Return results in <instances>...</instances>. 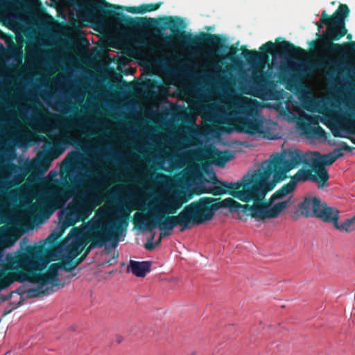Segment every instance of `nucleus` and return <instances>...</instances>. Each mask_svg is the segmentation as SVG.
<instances>
[{"mask_svg":"<svg viewBox=\"0 0 355 355\" xmlns=\"http://www.w3.org/2000/svg\"><path fill=\"white\" fill-rule=\"evenodd\" d=\"M349 8L346 4H340L334 13L329 16L325 10L322 11L316 26L320 31L323 25H327V29L323 35L317 33L318 40L309 42L311 49L316 50L317 48L327 51L332 54H337L338 57L332 58L324 56L317 59L315 65L307 64L304 66V71H311L316 68H331L333 71L338 76H355V41L345 42L343 44L334 43V41L340 40L347 33L345 26V19L349 15Z\"/></svg>","mask_w":355,"mask_h":355,"instance_id":"nucleus-1","label":"nucleus"},{"mask_svg":"<svg viewBox=\"0 0 355 355\" xmlns=\"http://www.w3.org/2000/svg\"><path fill=\"white\" fill-rule=\"evenodd\" d=\"M46 249L44 245H28L15 252L8 254L6 257V265L0 271V291L8 288L14 282H29L40 284V288L50 284L48 288H62L59 279V263H54L46 270L51 259L46 254Z\"/></svg>","mask_w":355,"mask_h":355,"instance_id":"nucleus-2","label":"nucleus"},{"mask_svg":"<svg viewBox=\"0 0 355 355\" xmlns=\"http://www.w3.org/2000/svg\"><path fill=\"white\" fill-rule=\"evenodd\" d=\"M94 176L95 173L91 170L84 168L73 182H65L49 192V202L54 208H60L74 195L75 189L78 191L67 208L64 226H73L78 222L85 221L100 203L97 196L98 185L90 181Z\"/></svg>","mask_w":355,"mask_h":355,"instance_id":"nucleus-3","label":"nucleus"},{"mask_svg":"<svg viewBox=\"0 0 355 355\" xmlns=\"http://www.w3.org/2000/svg\"><path fill=\"white\" fill-rule=\"evenodd\" d=\"M263 169L256 171L249 179H245V211H248L252 217L260 220L275 218L286 208L293 204V196L286 200L284 199L291 194L295 188L289 182L272 194L269 199H266L267 193L276 186L270 187L272 182L269 180L271 175L265 177Z\"/></svg>","mask_w":355,"mask_h":355,"instance_id":"nucleus-4","label":"nucleus"},{"mask_svg":"<svg viewBox=\"0 0 355 355\" xmlns=\"http://www.w3.org/2000/svg\"><path fill=\"white\" fill-rule=\"evenodd\" d=\"M131 209L128 207L119 211V214L114 220L105 218H92L86 225L83 236L80 239L73 240L70 244L69 252L74 257L78 256L82 249L88 243L84 257L87 256L95 248H103L109 241L117 243L119 236L125 230L129 224Z\"/></svg>","mask_w":355,"mask_h":355,"instance_id":"nucleus-5","label":"nucleus"},{"mask_svg":"<svg viewBox=\"0 0 355 355\" xmlns=\"http://www.w3.org/2000/svg\"><path fill=\"white\" fill-rule=\"evenodd\" d=\"M276 44L269 41L261 46L259 51L249 50L245 45V64L252 67L251 83L253 95L264 101L277 100L279 93L274 80L275 73L269 64L270 55L273 54Z\"/></svg>","mask_w":355,"mask_h":355,"instance_id":"nucleus-6","label":"nucleus"},{"mask_svg":"<svg viewBox=\"0 0 355 355\" xmlns=\"http://www.w3.org/2000/svg\"><path fill=\"white\" fill-rule=\"evenodd\" d=\"M191 198V196H186L183 191H178L167 199L161 202L159 210L154 211L152 219L148 220L143 214L137 213L132 219L135 227L139 230L152 231L158 227L164 234L170 233L178 225L181 227V232L189 228L183 211L177 216H171L177 213L184 203Z\"/></svg>","mask_w":355,"mask_h":355,"instance_id":"nucleus-7","label":"nucleus"},{"mask_svg":"<svg viewBox=\"0 0 355 355\" xmlns=\"http://www.w3.org/2000/svg\"><path fill=\"white\" fill-rule=\"evenodd\" d=\"M220 208H228L231 213L244 212V205L232 198L217 202V199L211 197H202L185 206L182 211L190 227L211 220Z\"/></svg>","mask_w":355,"mask_h":355,"instance_id":"nucleus-8","label":"nucleus"},{"mask_svg":"<svg viewBox=\"0 0 355 355\" xmlns=\"http://www.w3.org/2000/svg\"><path fill=\"white\" fill-rule=\"evenodd\" d=\"M102 1V4L93 3L92 5V8L94 10L99 9L105 17H112L116 23L132 28H143L154 26L158 23V19L146 17L133 18L117 11L126 10L131 13L144 14L158 10L162 4V2H157L155 3L141 4L139 6H123L110 3L105 0Z\"/></svg>","mask_w":355,"mask_h":355,"instance_id":"nucleus-9","label":"nucleus"},{"mask_svg":"<svg viewBox=\"0 0 355 355\" xmlns=\"http://www.w3.org/2000/svg\"><path fill=\"white\" fill-rule=\"evenodd\" d=\"M164 24L166 28H168L173 35H167L164 40V46H170L171 42L175 40L182 44L191 48H200L203 44L211 46H220L221 44V37L219 35L210 34L202 32L198 35L193 36L192 34L181 31L185 28L186 25L184 20L179 17H164L162 18Z\"/></svg>","mask_w":355,"mask_h":355,"instance_id":"nucleus-10","label":"nucleus"},{"mask_svg":"<svg viewBox=\"0 0 355 355\" xmlns=\"http://www.w3.org/2000/svg\"><path fill=\"white\" fill-rule=\"evenodd\" d=\"M304 162L303 155L297 150H289L285 154H273L262 165L263 175L272 176L270 184V187H272L286 180L288 178V173L300 166Z\"/></svg>","mask_w":355,"mask_h":355,"instance_id":"nucleus-11","label":"nucleus"},{"mask_svg":"<svg viewBox=\"0 0 355 355\" xmlns=\"http://www.w3.org/2000/svg\"><path fill=\"white\" fill-rule=\"evenodd\" d=\"M301 214L305 217H315L326 223L334 224L339 220V210L328 206L318 197H306L298 205Z\"/></svg>","mask_w":355,"mask_h":355,"instance_id":"nucleus-12","label":"nucleus"},{"mask_svg":"<svg viewBox=\"0 0 355 355\" xmlns=\"http://www.w3.org/2000/svg\"><path fill=\"white\" fill-rule=\"evenodd\" d=\"M214 186L207 187L203 183L197 187V194L211 193L214 196L228 194L244 202V175L236 182H228L218 180L216 177L213 179Z\"/></svg>","mask_w":355,"mask_h":355,"instance_id":"nucleus-13","label":"nucleus"},{"mask_svg":"<svg viewBox=\"0 0 355 355\" xmlns=\"http://www.w3.org/2000/svg\"><path fill=\"white\" fill-rule=\"evenodd\" d=\"M329 175L325 167L320 164L314 163L310 168H300L289 181L296 189L298 182H305L311 180L318 185V189L327 186Z\"/></svg>","mask_w":355,"mask_h":355,"instance_id":"nucleus-14","label":"nucleus"},{"mask_svg":"<svg viewBox=\"0 0 355 355\" xmlns=\"http://www.w3.org/2000/svg\"><path fill=\"white\" fill-rule=\"evenodd\" d=\"M259 103L256 100L245 97V134L266 137L267 130L264 119L259 112Z\"/></svg>","mask_w":355,"mask_h":355,"instance_id":"nucleus-15","label":"nucleus"},{"mask_svg":"<svg viewBox=\"0 0 355 355\" xmlns=\"http://www.w3.org/2000/svg\"><path fill=\"white\" fill-rule=\"evenodd\" d=\"M241 51V58L238 62V83H239V97H238V132H244V45L240 48Z\"/></svg>","mask_w":355,"mask_h":355,"instance_id":"nucleus-16","label":"nucleus"},{"mask_svg":"<svg viewBox=\"0 0 355 355\" xmlns=\"http://www.w3.org/2000/svg\"><path fill=\"white\" fill-rule=\"evenodd\" d=\"M309 123H302L300 125V129L308 137L322 138L326 137L325 130L318 125L319 119L318 116L310 115L305 116Z\"/></svg>","mask_w":355,"mask_h":355,"instance_id":"nucleus-17","label":"nucleus"},{"mask_svg":"<svg viewBox=\"0 0 355 355\" xmlns=\"http://www.w3.org/2000/svg\"><path fill=\"white\" fill-rule=\"evenodd\" d=\"M233 158V154L230 150H219L215 149L210 155L212 164L219 167H224L226 163Z\"/></svg>","mask_w":355,"mask_h":355,"instance_id":"nucleus-18","label":"nucleus"},{"mask_svg":"<svg viewBox=\"0 0 355 355\" xmlns=\"http://www.w3.org/2000/svg\"><path fill=\"white\" fill-rule=\"evenodd\" d=\"M150 266L151 262L148 261H130L128 266V270L138 277H144L146 273L150 272Z\"/></svg>","mask_w":355,"mask_h":355,"instance_id":"nucleus-19","label":"nucleus"},{"mask_svg":"<svg viewBox=\"0 0 355 355\" xmlns=\"http://www.w3.org/2000/svg\"><path fill=\"white\" fill-rule=\"evenodd\" d=\"M7 55L13 58L16 62L21 63L24 57L22 47L16 45L13 42L8 46V49L3 47L0 50V59L5 58Z\"/></svg>","mask_w":355,"mask_h":355,"instance_id":"nucleus-20","label":"nucleus"},{"mask_svg":"<svg viewBox=\"0 0 355 355\" xmlns=\"http://www.w3.org/2000/svg\"><path fill=\"white\" fill-rule=\"evenodd\" d=\"M282 49V56L291 57V56H302L306 53L304 49L301 47L295 46L293 43L283 40L278 44Z\"/></svg>","mask_w":355,"mask_h":355,"instance_id":"nucleus-21","label":"nucleus"},{"mask_svg":"<svg viewBox=\"0 0 355 355\" xmlns=\"http://www.w3.org/2000/svg\"><path fill=\"white\" fill-rule=\"evenodd\" d=\"M334 227L342 232H351L355 230V216L346 219L342 223H339L338 221H337Z\"/></svg>","mask_w":355,"mask_h":355,"instance_id":"nucleus-22","label":"nucleus"},{"mask_svg":"<svg viewBox=\"0 0 355 355\" xmlns=\"http://www.w3.org/2000/svg\"><path fill=\"white\" fill-rule=\"evenodd\" d=\"M56 290L52 289V288L46 287L45 289L40 287L38 284L37 288H29L26 291V298L31 299L40 296L41 294L49 295L55 292Z\"/></svg>","mask_w":355,"mask_h":355,"instance_id":"nucleus-23","label":"nucleus"},{"mask_svg":"<svg viewBox=\"0 0 355 355\" xmlns=\"http://www.w3.org/2000/svg\"><path fill=\"white\" fill-rule=\"evenodd\" d=\"M61 269H63L66 272H71L77 266L74 261V257H67L62 259L60 262H58Z\"/></svg>","mask_w":355,"mask_h":355,"instance_id":"nucleus-24","label":"nucleus"},{"mask_svg":"<svg viewBox=\"0 0 355 355\" xmlns=\"http://www.w3.org/2000/svg\"><path fill=\"white\" fill-rule=\"evenodd\" d=\"M352 149L353 148L349 146L347 142L341 141L339 144V148L334 149L331 153L333 155H334L335 158L337 159L344 155L343 152V150L352 151Z\"/></svg>","mask_w":355,"mask_h":355,"instance_id":"nucleus-25","label":"nucleus"},{"mask_svg":"<svg viewBox=\"0 0 355 355\" xmlns=\"http://www.w3.org/2000/svg\"><path fill=\"white\" fill-rule=\"evenodd\" d=\"M301 103L302 107L309 112H314L316 109V102L311 97H306L301 100Z\"/></svg>","mask_w":355,"mask_h":355,"instance_id":"nucleus-26","label":"nucleus"},{"mask_svg":"<svg viewBox=\"0 0 355 355\" xmlns=\"http://www.w3.org/2000/svg\"><path fill=\"white\" fill-rule=\"evenodd\" d=\"M138 44L141 47V48H144V49H148L149 51H150L151 52H158V51H160L161 49L159 48H158L157 46H156L155 45L148 42L145 39H140L139 41H138Z\"/></svg>","mask_w":355,"mask_h":355,"instance_id":"nucleus-27","label":"nucleus"},{"mask_svg":"<svg viewBox=\"0 0 355 355\" xmlns=\"http://www.w3.org/2000/svg\"><path fill=\"white\" fill-rule=\"evenodd\" d=\"M336 160V159L335 158L334 155H333L332 153L331 152L328 154H325V155H322V164H320L322 165L324 167H325V166L331 165Z\"/></svg>","mask_w":355,"mask_h":355,"instance_id":"nucleus-28","label":"nucleus"},{"mask_svg":"<svg viewBox=\"0 0 355 355\" xmlns=\"http://www.w3.org/2000/svg\"><path fill=\"white\" fill-rule=\"evenodd\" d=\"M168 235H170V233L164 234L163 232H161L159 234V240L157 241H156L155 243H151V242L148 241L144 245L145 248L148 250H153L157 245H158L160 243L161 240L163 238V236H168Z\"/></svg>","mask_w":355,"mask_h":355,"instance_id":"nucleus-29","label":"nucleus"},{"mask_svg":"<svg viewBox=\"0 0 355 355\" xmlns=\"http://www.w3.org/2000/svg\"><path fill=\"white\" fill-rule=\"evenodd\" d=\"M17 0H0V7L3 9L10 10L17 3Z\"/></svg>","mask_w":355,"mask_h":355,"instance_id":"nucleus-30","label":"nucleus"},{"mask_svg":"<svg viewBox=\"0 0 355 355\" xmlns=\"http://www.w3.org/2000/svg\"><path fill=\"white\" fill-rule=\"evenodd\" d=\"M227 48H228V52L226 55L227 58L230 60H234L237 57V48L234 46H227Z\"/></svg>","mask_w":355,"mask_h":355,"instance_id":"nucleus-31","label":"nucleus"},{"mask_svg":"<svg viewBox=\"0 0 355 355\" xmlns=\"http://www.w3.org/2000/svg\"><path fill=\"white\" fill-rule=\"evenodd\" d=\"M78 154L76 152L69 153L63 162H67L71 164L78 160Z\"/></svg>","mask_w":355,"mask_h":355,"instance_id":"nucleus-32","label":"nucleus"},{"mask_svg":"<svg viewBox=\"0 0 355 355\" xmlns=\"http://www.w3.org/2000/svg\"><path fill=\"white\" fill-rule=\"evenodd\" d=\"M13 292L21 296L20 301L15 306V308H17L23 304L24 298L22 297V296L26 293V291L24 290V286H21Z\"/></svg>","mask_w":355,"mask_h":355,"instance_id":"nucleus-33","label":"nucleus"},{"mask_svg":"<svg viewBox=\"0 0 355 355\" xmlns=\"http://www.w3.org/2000/svg\"><path fill=\"white\" fill-rule=\"evenodd\" d=\"M232 118L229 114L223 115L220 119V122L223 125H230Z\"/></svg>","mask_w":355,"mask_h":355,"instance_id":"nucleus-34","label":"nucleus"},{"mask_svg":"<svg viewBox=\"0 0 355 355\" xmlns=\"http://www.w3.org/2000/svg\"><path fill=\"white\" fill-rule=\"evenodd\" d=\"M13 293H14V292L11 291L8 295H1L0 299L3 302L8 301L12 297Z\"/></svg>","mask_w":355,"mask_h":355,"instance_id":"nucleus-35","label":"nucleus"},{"mask_svg":"<svg viewBox=\"0 0 355 355\" xmlns=\"http://www.w3.org/2000/svg\"><path fill=\"white\" fill-rule=\"evenodd\" d=\"M85 258V257H84V255H83L81 258L78 259V262L76 263L77 265L79 264L80 263H81L84 260Z\"/></svg>","mask_w":355,"mask_h":355,"instance_id":"nucleus-36","label":"nucleus"},{"mask_svg":"<svg viewBox=\"0 0 355 355\" xmlns=\"http://www.w3.org/2000/svg\"><path fill=\"white\" fill-rule=\"evenodd\" d=\"M116 340H117V343H120L122 340V337L121 336H117L116 337Z\"/></svg>","mask_w":355,"mask_h":355,"instance_id":"nucleus-37","label":"nucleus"},{"mask_svg":"<svg viewBox=\"0 0 355 355\" xmlns=\"http://www.w3.org/2000/svg\"><path fill=\"white\" fill-rule=\"evenodd\" d=\"M352 35L351 34H348L347 36V38L349 40H352Z\"/></svg>","mask_w":355,"mask_h":355,"instance_id":"nucleus-38","label":"nucleus"},{"mask_svg":"<svg viewBox=\"0 0 355 355\" xmlns=\"http://www.w3.org/2000/svg\"><path fill=\"white\" fill-rule=\"evenodd\" d=\"M245 94H249L250 92L247 90V88L245 87Z\"/></svg>","mask_w":355,"mask_h":355,"instance_id":"nucleus-39","label":"nucleus"},{"mask_svg":"<svg viewBox=\"0 0 355 355\" xmlns=\"http://www.w3.org/2000/svg\"><path fill=\"white\" fill-rule=\"evenodd\" d=\"M245 147H248L249 146V145L247 144V142H245Z\"/></svg>","mask_w":355,"mask_h":355,"instance_id":"nucleus-40","label":"nucleus"},{"mask_svg":"<svg viewBox=\"0 0 355 355\" xmlns=\"http://www.w3.org/2000/svg\"><path fill=\"white\" fill-rule=\"evenodd\" d=\"M10 352H7L6 354H5V355H8Z\"/></svg>","mask_w":355,"mask_h":355,"instance_id":"nucleus-41","label":"nucleus"},{"mask_svg":"<svg viewBox=\"0 0 355 355\" xmlns=\"http://www.w3.org/2000/svg\"><path fill=\"white\" fill-rule=\"evenodd\" d=\"M52 236H53L52 234L49 235L48 239H50Z\"/></svg>","mask_w":355,"mask_h":355,"instance_id":"nucleus-42","label":"nucleus"},{"mask_svg":"<svg viewBox=\"0 0 355 355\" xmlns=\"http://www.w3.org/2000/svg\"><path fill=\"white\" fill-rule=\"evenodd\" d=\"M280 39H281V37H278V38L277 39V41L279 40Z\"/></svg>","mask_w":355,"mask_h":355,"instance_id":"nucleus-43","label":"nucleus"},{"mask_svg":"<svg viewBox=\"0 0 355 355\" xmlns=\"http://www.w3.org/2000/svg\"><path fill=\"white\" fill-rule=\"evenodd\" d=\"M1 34H2V31L0 30V35H1Z\"/></svg>","mask_w":355,"mask_h":355,"instance_id":"nucleus-44","label":"nucleus"},{"mask_svg":"<svg viewBox=\"0 0 355 355\" xmlns=\"http://www.w3.org/2000/svg\"><path fill=\"white\" fill-rule=\"evenodd\" d=\"M245 83H247V78H245Z\"/></svg>","mask_w":355,"mask_h":355,"instance_id":"nucleus-45","label":"nucleus"}]
</instances>
